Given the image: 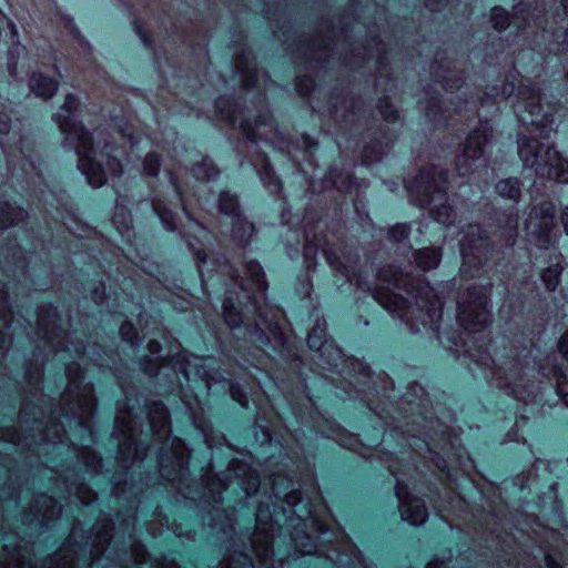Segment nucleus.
I'll return each mask as SVG.
<instances>
[{
	"mask_svg": "<svg viewBox=\"0 0 568 568\" xmlns=\"http://www.w3.org/2000/svg\"><path fill=\"white\" fill-rule=\"evenodd\" d=\"M70 494H74L77 496V498L82 503V504H90L92 500L95 499V494H93L92 491H90L87 487L84 486H79V487H75L74 491L72 489L69 490Z\"/></svg>",
	"mask_w": 568,
	"mask_h": 568,
	"instance_id": "nucleus-48",
	"label": "nucleus"
},
{
	"mask_svg": "<svg viewBox=\"0 0 568 568\" xmlns=\"http://www.w3.org/2000/svg\"><path fill=\"white\" fill-rule=\"evenodd\" d=\"M396 496L399 499V511L404 520L413 526H420L426 521L428 513L423 499L407 496L406 488L399 483L396 486Z\"/></svg>",
	"mask_w": 568,
	"mask_h": 568,
	"instance_id": "nucleus-13",
	"label": "nucleus"
},
{
	"mask_svg": "<svg viewBox=\"0 0 568 568\" xmlns=\"http://www.w3.org/2000/svg\"><path fill=\"white\" fill-rule=\"evenodd\" d=\"M27 217V213L20 206H16L9 202L0 204V227H11Z\"/></svg>",
	"mask_w": 568,
	"mask_h": 568,
	"instance_id": "nucleus-25",
	"label": "nucleus"
},
{
	"mask_svg": "<svg viewBox=\"0 0 568 568\" xmlns=\"http://www.w3.org/2000/svg\"><path fill=\"white\" fill-rule=\"evenodd\" d=\"M440 103H442L440 100H438L437 98H430L427 101L426 106H425L426 115L432 121L438 120L439 114L444 113V111L442 110ZM445 112H448V110L446 109Z\"/></svg>",
	"mask_w": 568,
	"mask_h": 568,
	"instance_id": "nucleus-44",
	"label": "nucleus"
},
{
	"mask_svg": "<svg viewBox=\"0 0 568 568\" xmlns=\"http://www.w3.org/2000/svg\"><path fill=\"white\" fill-rule=\"evenodd\" d=\"M561 271L562 267L556 264L547 267L542 272L541 278L549 291H555L559 285Z\"/></svg>",
	"mask_w": 568,
	"mask_h": 568,
	"instance_id": "nucleus-36",
	"label": "nucleus"
},
{
	"mask_svg": "<svg viewBox=\"0 0 568 568\" xmlns=\"http://www.w3.org/2000/svg\"><path fill=\"white\" fill-rule=\"evenodd\" d=\"M254 232V225L243 219L241 214L234 219L232 227L233 239L242 246L246 245Z\"/></svg>",
	"mask_w": 568,
	"mask_h": 568,
	"instance_id": "nucleus-27",
	"label": "nucleus"
},
{
	"mask_svg": "<svg viewBox=\"0 0 568 568\" xmlns=\"http://www.w3.org/2000/svg\"><path fill=\"white\" fill-rule=\"evenodd\" d=\"M58 311L52 305H42L38 310V334L52 352L71 351L64 343L65 336L57 324Z\"/></svg>",
	"mask_w": 568,
	"mask_h": 568,
	"instance_id": "nucleus-8",
	"label": "nucleus"
},
{
	"mask_svg": "<svg viewBox=\"0 0 568 568\" xmlns=\"http://www.w3.org/2000/svg\"><path fill=\"white\" fill-rule=\"evenodd\" d=\"M60 514L61 507L57 505L55 500L42 494L36 497L29 511L24 515V520L28 523L37 520L40 526H48L49 523L58 518Z\"/></svg>",
	"mask_w": 568,
	"mask_h": 568,
	"instance_id": "nucleus-15",
	"label": "nucleus"
},
{
	"mask_svg": "<svg viewBox=\"0 0 568 568\" xmlns=\"http://www.w3.org/2000/svg\"><path fill=\"white\" fill-rule=\"evenodd\" d=\"M215 108L223 119L230 123L235 124L237 121L236 109L232 105L230 99L220 98L215 102Z\"/></svg>",
	"mask_w": 568,
	"mask_h": 568,
	"instance_id": "nucleus-38",
	"label": "nucleus"
},
{
	"mask_svg": "<svg viewBox=\"0 0 568 568\" xmlns=\"http://www.w3.org/2000/svg\"><path fill=\"white\" fill-rule=\"evenodd\" d=\"M558 351L568 361V332L564 333L558 342Z\"/></svg>",
	"mask_w": 568,
	"mask_h": 568,
	"instance_id": "nucleus-55",
	"label": "nucleus"
},
{
	"mask_svg": "<svg viewBox=\"0 0 568 568\" xmlns=\"http://www.w3.org/2000/svg\"><path fill=\"white\" fill-rule=\"evenodd\" d=\"M442 260L440 248L424 247L415 253V263L423 271L436 268Z\"/></svg>",
	"mask_w": 568,
	"mask_h": 568,
	"instance_id": "nucleus-26",
	"label": "nucleus"
},
{
	"mask_svg": "<svg viewBox=\"0 0 568 568\" xmlns=\"http://www.w3.org/2000/svg\"><path fill=\"white\" fill-rule=\"evenodd\" d=\"M545 562H546V566H547L548 568H562V567L557 562V560H556L552 556H550V555H547V556L545 557Z\"/></svg>",
	"mask_w": 568,
	"mask_h": 568,
	"instance_id": "nucleus-60",
	"label": "nucleus"
},
{
	"mask_svg": "<svg viewBox=\"0 0 568 568\" xmlns=\"http://www.w3.org/2000/svg\"><path fill=\"white\" fill-rule=\"evenodd\" d=\"M326 323L324 320H316L307 335V345L311 349L321 351L325 344Z\"/></svg>",
	"mask_w": 568,
	"mask_h": 568,
	"instance_id": "nucleus-30",
	"label": "nucleus"
},
{
	"mask_svg": "<svg viewBox=\"0 0 568 568\" xmlns=\"http://www.w3.org/2000/svg\"><path fill=\"white\" fill-rule=\"evenodd\" d=\"M432 73L436 82L442 83L447 92L458 91L464 84V73L462 70L456 69L450 61L445 63H434L432 65Z\"/></svg>",
	"mask_w": 568,
	"mask_h": 568,
	"instance_id": "nucleus-17",
	"label": "nucleus"
},
{
	"mask_svg": "<svg viewBox=\"0 0 568 568\" xmlns=\"http://www.w3.org/2000/svg\"><path fill=\"white\" fill-rule=\"evenodd\" d=\"M410 226L408 224H396L388 231V239L395 243H399L408 237Z\"/></svg>",
	"mask_w": 568,
	"mask_h": 568,
	"instance_id": "nucleus-42",
	"label": "nucleus"
},
{
	"mask_svg": "<svg viewBox=\"0 0 568 568\" xmlns=\"http://www.w3.org/2000/svg\"><path fill=\"white\" fill-rule=\"evenodd\" d=\"M223 315L226 324L232 328L239 327L242 323L241 313L236 310L231 296H226L223 301Z\"/></svg>",
	"mask_w": 568,
	"mask_h": 568,
	"instance_id": "nucleus-34",
	"label": "nucleus"
},
{
	"mask_svg": "<svg viewBox=\"0 0 568 568\" xmlns=\"http://www.w3.org/2000/svg\"><path fill=\"white\" fill-rule=\"evenodd\" d=\"M70 134L78 136V141L70 143L79 156L78 168L85 174L89 184L93 187L102 186L105 183V173L100 163L93 160L94 150L90 133L84 126H75Z\"/></svg>",
	"mask_w": 568,
	"mask_h": 568,
	"instance_id": "nucleus-5",
	"label": "nucleus"
},
{
	"mask_svg": "<svg viewBox=\"0 0 568 568\" xmlns=\"http://www.w3.org/2000/svg\"><path fill=\"white\" fill-rule=\"evenodd\" d=\"M383 155V146L382 144H377L376 146L366 145L364 148V161L366 163H373L375 161L381 160Z\"/></svg>",
	"mask_w": 568,
	"mask_h": 568,
	"instance_id": "nucleus-45",
	"label": "nucleus"
},
{
	"mask_svg": "<svg viewBox=\"0 0 568 568\" xmlns=\"http://www.w3.org/2000/svg\"><path fill=\"white\" fill-rule=\"evenodd\" d=\"M2 437L4 440H8V442H12L16 444H21V443L26 442V445H29V443L27 442V437L21 438L20 434L14 429L6 430V433L2 435Z\"/></svg>",
	"mask_w": 568,
	"mask_h": 568,
	"instance_id": "nucleus-53",
	"label": "nucleus"
},
{
	"mask_svg": "<svg viewBox=\"0 0 568 568\" xmlns=\"http://www.w3.org/2000/svg\"><path fill=\"white\" fill-rule=\"evenodd\" d=\"M92 300L97 303V304H100L103 302L104 300V295H105V291H104V287L101 285V286H98L95 287L92 293Z\"/></svg>",
	"mask_w": 568,
	"mask_h": 568,
	"instance_id": "nucleus-56",
	"label": "nucleus"
},
{
	"mask_svg": "<svg viewBox=\"0 0 568 568\" xmlns=\"http://www.w3.org/2000/svg\"><path fill=\"white\" fill-rule=\"evenodd\" d=\"M542 145L537 139L521 136L518 140V154L524 165H536L537 155L542 150Z\"/></svg>",
	"mask_w": 568,
	"mask_h": 568,
	"instance_id": "nucleus-23",
	"label": "nucleus"
},
{
	"mask_svg": "<svg viewBox=\"0 0 568 568\" xmlns=\"http://www.w3.org/2000/svg\"><path fill=\"white\" fill-rule=\"evenodd\" d=\"M251 64V53H243L235 59V68L242 73L243 82L246 88L254 85L256 75V71Z\"/></svg>",
	"mask_w": 568,
	"mask_h": 568,
	"instance_id": "nucleus-28",
	"label": "nucleus"
},
{
	"mask_svg": "<svg viewBox=\"0 0 568 568\" xmlns=\"http://www.w3.org/2000/svg\"><path fill=\"white\" fill-rule=\"evenodd\" d=\"M72 349L75 354H82L84 352V345L81 342L71 343Z\"/></svg>",
	"mask_w": 568,
	"mask_h": 568,
	"instance_id": "nucleus-63",
	"label": "nucleus"
},
{
	"mask_svg": "<svg viewBox=\"0 0 568 568\" xmlns=\"http://www.w3.org/2000/svg\"><path fill=\"white\" fill-rule=\"evenodd\" d=\"M111 520L106 517L99 518L92 528V536L85 542L90 546V560H98L104 552L110 541Z\"/></svg>",
	"mask_w": 568,
	"mask_h": 568,
	"instance_id": "nucleus-16",
	"label": "nucleus"
},
{
	"mask_svg": "<svg viewBox=\"0 0 568 568\" xmlns=\"http://www.w3.org/2000/svg\"><path fill=\"white\" fill-rule=\"evenodd\" d=\"M150 424L160 437L169 434V416L165 406L162 403H153L149 412Z\"/></svg>",
	"mask_w": 568,
	"mask_h": 568,
	"instance_id": "nucleus-24",
	"label": "nucleus"
},
{
	"mask_svg": "<svg viewBox=\"0 0 568 568\" xmlns=\"http://www.w3.org/2000/svg\"><path fill=\"white\" fill-rule=\"evenodd\" d=\"M158 568H180L173 560H164Z\"/></svg>",
	"mask_w": 568,
	"mask_h": 568,
	"instance_id": "nucleus-64",
	"label": "nucleus"
},
{
	"mask_svg": "<svg viewBox=\"0 0 568 568\" xmlns=\"http://www.w3.org/2000/svg\"><path fill=\"white\" fill-rule=\"evenodd\" d=\"M219 211L222 214L231 216L233 220L241 214L240 204L236 195L230 192H222L219 197Z\"/></svg>",
	"mask_w": 568,
	"mask_h": 568,
	"instance_id": "nucleus-29",
	"label": "nucleus"
},
{
	"mask_svg": "<svg viewBox=\"0 0 568 568\" xmlns=\"http://www.w3.org/2000/svg\"><path fill=\"white\" fill-rule=\"evenodd\" d=\"M460 253L463 257L462 272L469 277L477 276L493 253V246L479 225L469 224L464 230Z\"/></svg>",
	"mask_w": 568,
	"mask_h": 568,
	"instance_id": "nucleus-4",
	"label": "nucleus"
},
{
	"mask_svg": "<svg viewBox=\"0 0 568 568\" xmlns=\"http://www.w3.org/2000/svg\"><path fill=\"white\" fill-rule=\"evenodd\" d=\"M536 160V165L528 166L534 169L536 174L560 183L568 182V161L564 160L556 150L549 145H542Z\"/></svg>",
	"mask_w": 568,
	"mask_h": 568,
	"instance_id": "nucleus-9",
	"label": "nucleus"
},
{
	"mask_svg": "<svg viewBox=\"0 0 568 568\" xmlns=\"http://www.w3.org/2000/svg\"><path fill=\"white\" fill-rule=\"evenodd\" d=\"M31 91L40 98L49 99L58 90V82L42 73H33L29 79Z\"/></svg>",
	"mask_w": 568,
	"mask_h": 568,
	"instance_id": "nucleus-22",
	"label": "nucleus"
},
{
	"mask_svg": "<svg viewBox=\"0 0 568 568\" xmlns=\"http://www.w3.org/2000/svg\"><path fill=\"white\" fill-rule=\"evenodd\" d=\"M496 192L503 197L517 201L520 195L519 181L514 178L501 180L496 184Z\"/></svg>",
	"mask_w": 568,
	"mask_h": 568,
	"instance_id": "nucleus-31",
	"label": "nucleus"
},
{
	"mask_svg": "<svg viewBox=\"0 0 568 568\" xmlns=\"http://www.w3.org/2000/svg\"><path fill=\"white\" fill-rule=\"evenodd\" d=\"M490 22L496 31L501 32L509 27V14L504 8L496 6L490 11Z\"/></svg>",
	"mask_w": 568,
	"mask_h": 568,
	"instance_id": "nucleus-35",
	"label": "nucleus"
},
{
	"mask_svg": "<svg viewBox=\"0 0 568 568\" xmlns=\"http://www.w3.org/2000/svg\"><path fill=\"white\" fill-rule=\"evenodd\" d=\"M153 209L159 215L163 226L168 231H173L175 229L173 214L169 210L161 207L158 203H153Z\"/></svg>",
	"mask_w": 568,
	"mask_h": 568,
	"instance_id": "nucleus-43",
	"label": "nucleus"
},
{
	"mask_svg": "<svg viewBox=\"0 0 568 568\" xmlns=\"http://www.w3.org/2000/svg\"><path fill=\"white\" fill-rule=\"evenodd\" d=\"M296 89L303 95H307L311 93L313 89V82L307 79H298L296 83Z\"/></svg>",
	"mask_w": 568,
	"mask_h": 568,
	"instance_id": "nucleus-54",
	"label": "nucleus"
},
{
	"mask_svg": "<svg viewBox=\"0 0 568 568\" xmlns=\"http://www.w3.org/2000/svg\"><path fill=\"white\" fill-rule=\"evenodd\" d=\"M87 464L90 465L93 468V470H97L101 466V460H100V458H98L93 455L90 458V463H89V460H87Z\"/></svg>",
	"mask_w": 568,
	"mask_h": 568,
	"instance_id": "nucleus-62",
	"label": "nucleus"
},
{
	"mask_svg": "<svg viewBox=\"0 0 568 568\" xmlns=\"http://www.w3.org/2000/svg\"><path fill=\"white\" fill-rule=\"evenodd\" d=\"M555 226V205L551 202H541L531 207L526 220V227L535 237L536 245L548 248L551 244V230Z\"/></svg>",
	"mask_w": 568,
	"mask_h": 568,
	"instance_id": "nucleus-7",
	"label": "nucleus"
},
{
	"mask_svg": "<svg viewBox=\"0 0 568 568\" xmlns=\"http://www.w3.org/2000/svg\"><path fill=\"white\" fill-rule=\"evenodd\" d=\"M11 122L10 119L0 112V133L7 134L10 131Z\"/></svg>",
	"mask_w": 568,
	"mask_h": 568,
	"instance_id": "nucleus-57",
	"label": "nucleus"
},
{
	"mask_svg": "<svg viewBox=\"0 0 568 568\" xmlns=\"http://www.w3.org/2000/svg\"><path fill=\"white\" fill-rule=\"evenodd\" d=\"M376 300L390 313H397L398 316L407 323L410 321V315L414 313V307L407 302L406 298L397 294H379L376 296Z\"/></svg>",
	"mask_w": 568,
	"mask_h": 568,
	"instance_id": "nucleus-20",
	"label": "nucleus"
},
{
	"mask_svg": "<svg viewBox=\"0 0 568 568\" xmlns=\"http://www.w3.org/2000/svg\"><path fill=\"white\" fill-rule=\"evenodd\" d=\"M130 423L129 414L118 415L115 417V429L123 437L119 443V455L124 464L128 462L134 463L135 460H142L145 456V448L139 447Z\"/></svg>",
	"mask_w": 568,
	"mask_h": 568,
	"instance_id": "nucleus-12",
	"label": "nucleus"
},
{
	"mask_svg": "<svg viewBox=\"0 0 568 568\" xmlns=\"http://www.w3.org/2000/svg\"><path fill=\"white\" fill-rule=\"evenodd\" d=\"M231 396L234 400H236L242 407H247V397L246 394L242 390L239 385L232 384L230 387Z\"/></svg>",
	"mask_w": 568,
	"mask_h": 568,
	"instance_id": "nucleus-49",
	"label": "nucleus"
},
{
	"mask_svg": "<svg viewBox=\"0 0 568 568\" xmlns=\"http://www.w3.org/2000/svg\"><path fill=\"white\" fill-rule=\"evenodd\" d=\"M377 109L381 115L387 122H395L399 118L398 111L388 102L386 98L379 100Z\"/></svg>",
	"mask_w": 568,
	"mask_h": 568,
	"instance_id": "nucleus-41",
	"label": "nucleus"
},
{
	"mask_svg": "<svg viewBox=\"0 0 568 568\" xmlns=\"http://www.w3.org/2000/svg\"><path fill=\"white\" fill-rule=\"evenodd\" d=\"M410 200L420 207L429 206L432 216L439 223H454L456 214L447 204V174L437 166H427L407 186Z\"/></svg>",
	"mask_w": 568,
	"mask_h": 568,
	"instance_id": "nucleus-1",
	"label": "nucleus"
},
{
	"mask_svg": "<svg viewBox=\"0 0 568 568\" xmlns=\"http://www.w3.org/2000/svg\"><path fill=\"white\" fill-rule=\"evenodd\" d=\"M26 376L31 384L39 383L41 379V376H42L41 367H39V366H36L34 368L32 366L28 367Z\"/></svg>",
	"mask_w": 568,
	"mask_h": 568,
	"instance_id": "nucleus-52",
	"label": "nucleus"
},
{
	"mask_svg": "<svg viewBox=\"0 0 568 568\" xmlns=\"http://www.w3.org/2000/svg\"><path fill=\"white\" fill-rule=\"evenodd\" d=\"M77 529L73 528L70 537L67 542L53 554L49 560L48 566L42 568H74V559H77V567H79V562L81 560L78 548H74V542L77 539ZM0 568H33L31 564L24 560H17L13 567L4 565L0 561Z\"/></svg>",
	"mask_w": 568,
	"mask_h": 568,
	"instance_id": "nucleus-11",
	"label": "nucleus"
},
{
	"mask_svg": "<svg viewBox=\"0 0 568 568\" xmlns=\"http://www.w3.org/2000/svg\"><path fill=\"white\" fill-rule=\"evenodd\" d=\"M120 334L122 338L129 342L131 345L138 344V336L135 328L131 323H123L120 327Z\"/></svg>",
	"mask_w": 568,
	"mask_h": 568,
	"instance_id": "nucleus-47",
	"label": "nucleus"
},
{
	"mask_svg": "<svg viewBox=\"0 0 568 568\" xmlns=\"http://www.w3.org/2000/svg\"><path fill=\"white\" fill-rule=\"evenodd\" d=\"M328 261L331 263V265L336 268L337 271H341V272H344V266L342 265V263L338 261L337 257H335L334 260L332 258V256H328Z\"/></svg>",
	"mask_w": 568,
	"mask_h": 568,
	"instance_id": "nucleus-61",
	"label": "nucleus"
},
{
	"mask_svg": "<svg viewBox=\"0 0 568 568\" xmlns=\"http://www.w3.org/2000/svg\"><path fill=\"white\" fill-rule=\"evenodd\" d=\"M106 169L115 176H120L123 172L121 162L114 156H110L108 159Z\"/></svg>",
	"mask_w": 568,
	"mask_h": 568,
	"instance_id": "nucleus-51",
	"label": "nucleus"
},
{
	"mask_svg": "<svg viewBox=\"0 0 568 568\" xmlns=\"http://www.w3.org/2000/svg\"><path fill=\"white\" fill-rule=\"evenodd\" d=\"M488 139V131L486 129H476L467 136L456 162V168L460 175H467L474 170V163L481 158Z\"/></svg>",
	"mask_w": 568,
	"mask_h": 568,
	"instance_id": "nucleus-10",
	"label": "nucleus"
},
{
	"mask_svg": "<svg viewBox=\"0 0 568 568\" xmlns=\"http://www.w3.org/2000/svg\"><path fill=\"white\" fill-rule=\"evenodd\" d=\"M192 174L196 180L211 181L219 175V170L215 168L212 161L204 160L201 163H196L192 166Z\"/></svg>",
	"mask_w": 568,
	"mask_h": 568,
	"instance_id": "nucleus-32",
	"label": "nucleus"
},
{
	"mask_svg": "<svg viewBox=\"0 0 568 568\" xmlns=\"http://www.w3.org/2000/svg\"><path fill=\"white\" fill-rule=\"evenodd\" d=\"M78 106V99L73 94H68L65 97L64 103L61 108V112L55 115V120L61 129V131L65 134V141L70 143H74L78 141L77 134L70 136L71 131H74L75 126H83L80 123H75L71 120L72 112Z\"/></svg>",
	"mask_w": 568,
	"mask_h": 568,
	"instance_id": "nucleus-19",
	"label": "nucleus"
},
{
	"mask_svg": "<svg viewBox=\"0 0 568 568\" xmlns=\"http://www.w3.org/2000/svg\"><path fill=\"white\" fill-rule=\"evenodd\" d=\"M10 322V311L7 303V293L0 288V356L9 349L11 345V335L8 332Z\"/></svg>",
	"mask_w": 568,
	"mask_h": 568,
	"instance_id": "nucleus-21",
	"label": "nucleus"
},
{
	"mask_svg": "<svg viewBox=\"0 0 568 568\" xmlns=\"http://www.w3.org/2000/svg\"><path fill=\"white\" fill-rule=\"evenodd\" d=\"M498 378L500 379L499 386L511 388L513 394L519 393L518 388L524 386L526 377L525 366L520 362H507L499 372Z\"/></svg>",
	"mask_w": 568,
	"mask_h": 568,
	"instance_id": "nucleus-18",
	"label": "nucleus"
},
{
	"mask_svg": "<svg viewBox=\"0 0 568 568\" xmlns=\"http://www.w3.org/2000/svg\"><path fill=\"white\" fill-rule=\"evenodd\" d=\"M515 111L520 121L527 124L546 126L552 122L549 115L541 114L540 90L532 83L519 88Z\"/></svg>",
	"mask_w": 568,
	"mask_h": 568,
	"instance_id": "nucleus-6",
	"label": "nucleus"
},
{
	"mask_svg": "<svg viewBox=\"0 0 568 568\" xmlns=\"http://www.w3.org/2000/svg\"><path fill=\"white\" fill-rule=\"evenodd\" d=\"M555 375L557 378V388L558 393L565 398L566 403L568 404V379L561 372V369L555 367Z\"/></svg>",
	"mask_w": 568,
	"mask_h": 568,
	"instance_id": "nucleus-46",
	"label": "nucleus"
},
{
	"mask_svg": "<svg viewBox=\"0 0 568 568\" xmlns=\"http://www.w3.org/2000/svg\"><path fill=\"white\" fill-rule=\"evenodd\" d=\"M488 293L489 286L473 285L459 294L457 320L465 331L480 332L489 325Z\"/></svg>",
	"mask_w": 568,
	"mask_h": 568,
	"instance_id": "nucleus-3",
	"label": "nucleus"
},
{
	"mask_svg": "<svg viewBox=\"0 0 568 568\" xmlns=\"http://www.w3.org/2000/svg\"><path fill=\"white\" fill-rule=\"evenodd\" d=\"M161 162L160 158L155 153L146 154L143 162V172L149 176H156L160 172Z\"/></svg>",
	"mask_w": 568,
	"mask_h": 568,
	"instance_id": "nucleus-40",
	"label": "nucleus"
},
{
	"mask_svg": "<svg viewBox=\"0 0 568 568\" xmlns=\"http://www.w3.org/2000/svg\"><path fill=\"white\" fill-rule=\"evenodd\" d=\"M246 274L254 283L258 291H265L267 288V282L265 280V274L260 265V263L255 261H250L246 264Z\"/></svg>",
	"mask_w": 568,
	"mask_h": 568,
	"instance_id": "nucleus-33",
	"label": "nucleus"
},
{
	"mask_svg": "<svg viewBox=\"0 0 568 568\" xmlns=\"http://www.w3.org/2000/svg\"><path fill=\"white\" fill-rule=\"evenodd\" d=\"M24 51V47H22L19 42L17 45L9 50V68L14 70L17 67L18 58L21 52Z\"/></svg>",
	"mask_w": 568,
	"mask_h": 568,
	"instance_id": "nucleus-50",
	"label": "nucleus"
},
{
	"mask_svg": "<svg viewBox=\"0 0 568 568\" xmlns=\"http://www.w3.org/2000/svg\"><path fill=\"white\" fill-rule=\"evenodd\" d=\"M560 222L564 226L566 234L568 235V206L564 207L560 215Z\"/></svg>",
	"mask_w": 568,
	"mask_h": 568,
	"instance_id": "nucleus-58",
	"label": "nucleus"
},
{
	"mask_svg": "<svg viewBox=\"0 0 568 568\" xmlns=\"http://www.w3.org/2000/svg\"><path fill=\"white\" fill-rule=\"evenodd\" d=\"M148 348L152 355L159 354L161 351V344L158 341H150Z\"/></svg>",
	"mask_w": 568,
	"mask_h": 568,
	"instance_id": "nucleus-59",
	"label": "nucleus"
},
{
	"mask_svg": "<svg viewBox=\"0 0 568 568\" xmlns=\"http://www.w3.org/2000/svg\"><path fill=\"white\" fill-rule=\"evenodd\" d=\"M378 276L384 282L394 285L395 287H400L403 283V277L398 275L397 268L395 266H387L379 271Z\"/></svg>",
	"mask_w": 568,
	"mask_h": 568,
	"instance_id": "nucleus-39",
	"label": "nucleus"
},
{
	"mask_svg": "<svg viewBox=\"0 0 568 568\" xmlns=\"http://www.w3.org/2000/svg\"><path fill=\"white\" fill-rule=\"evenodd\" d=\"M68 379L61 402L65 416L71 415L78 419L80 426L89 428L90 418L95 410V399L91 384L82 383V372L77 363H70L65 367Z\"/></svg>",
	"mask_w": 568,
	"mask_h": 568,
	"instance_id": "nucleus-2",
	"label": "nucleus"
},
{
	"mask_svg": "<svg viewBox=\"0 0 568 568\" xmlns=\"http://www.w3.org/2000/svg\"><path fill=\"white\" fill-rule=\"evenodd\" d=\"M273 530L272 521H262L258 515L255 531L251 537V544L256 558L262 565H266L273 557Z\"/></svg>",
	"mask_w": 568,
	"mask_h": 568,
	"instance_id": "nucleus-14",
	"label": "nucleus"
},
{
	"mask_svg": "<svg viewBox=\"0 0 568 568\" xmlns=\"http://www.w3.org/2000/svg\"><path fill=\"white\" fill-rule=\"evenodd\" d=\"M221 568H254V566L247 555L235 551L221 564Z\"/></svg>",
	"mask_w": 568,
	"mask_h": 568,
	"instance_id": "nucleus-37",
	"label": "nucleus"
}]
</instances>
